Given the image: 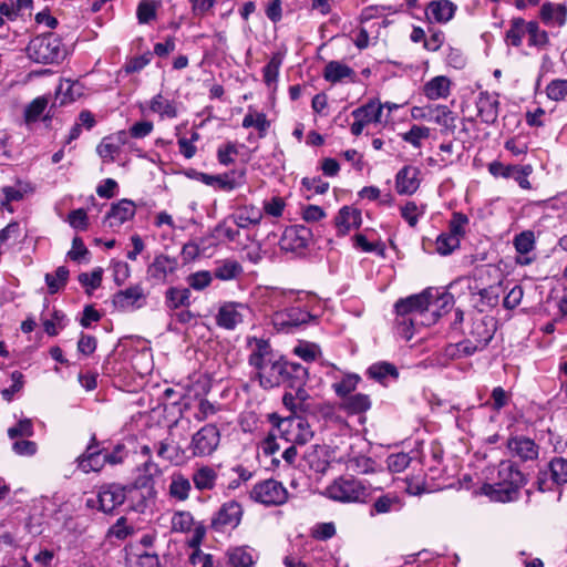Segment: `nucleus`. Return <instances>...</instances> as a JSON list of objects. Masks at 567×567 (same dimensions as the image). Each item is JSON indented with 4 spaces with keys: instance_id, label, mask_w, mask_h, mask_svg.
Returning a JSON list of instances; mask_svg holds the SVG:
<instances>
[{
    "instance_id": "obj_1",
    "label": "nucleus",
    "mask_w": 567,
    "mask_h": 567,
    "mask_svg": "<svg viewBox=\"0 0 567 567\" xmlns=\"http://www.w3.org/2000/svg\"><path fill=\"white\" fill-rule=\"evenodd\" d=\"M525 477L512 461H502L497 467L494 483H486L482 492L494 502H513L518 498Z\"/></svg>"
},
{
    "instance_id": "obj_2",
    "label": "nucleus",
    "mask_w": 567,
    "mask_h": 567,
    "mask_svg": "<svg viewBox=\"0 0 567 567\" xmlns=\"http://www.w3.org/2000/svg\"><path fill=\"white\" fill-rule=\"evenodd\" d=\"M284 359H276L266 341H258L249 355V364L257 371L264 389H272L282 383Z\"/></svg>"
},
{
    "instance_id": "obj_3",
    "label": "nucleus",
    "mask_w": 567,
    "mask_h": 567,
    "mask_svg": "<svg viewBox=\"0 0 567 567\" xmlns=\"http://www.w3.org/2000/svg\"><path fill=\"white\" fill-rule=\"evenodd\" d=\"M27 54L35 63L52 64L63 60L66 50L60 37L50 32L33 38L27 47Z\"/></svg>"
},
{
    "instance_id": "obj_4",
    "label": "nucleus",
    "mask_w": 567,
    "mask_h": 567,
    "mask_svg": "<svg viewBox=\"0 0 567 567\" xmlns=\"http://www.w3.org/2000/svg\"><path fill=\"white\" fill-rule=\"evenodd\" d=\"M329 498L341 503H364L370 496L369 487L354 477L341 476L326 489Z\"/></svg>"
},
{
    "instance_id": "obj_5",
    "label": "nucleus",
    "mask_w": 567,
    "mask_h": 567,
    "mask_svg": "<svg viewBox=\"0 0 567 567\" xmlns=\"http://www.w3.org/2000/svg\"><path fill=\"white\" fill-rule=\"evenodd\" d=\"M276 427L280 439L297 445H305L313 436L309 423L303 417L297 415L279 420Z\"/></svg>"
},
{
    "instance_id": "obj_6",
    "label": "nucleus",
    "mask_w": 567,
    "mask_h": 567,
    "mask_svg": "<svg viewBox=\"0 0 567 567\" xmlns=\"http://www.w3.org/2000/svg\"><path fill=\"white\" fill-rule=\"evenodd\" d=\"M250 497L266 506H278L286 503L288 492L279 481L269 478L257 483L250 492Z\"/></svg>"
},
{
    "instance_id": "obj_7",
    "label": "nucleus",
    "mask_w": 567,
    "mask_h": 567,
    "mask_svg": "<svg viewBox=\"0 0 567 567\" xmlns=\"http://www.w3.org/2000/svg\"><path fill=\"white\" fill-rule=\"evenodd\" d=\"M316 319V316L303 310L299 306L276 311L271 317L275 329L279 332H291L292 329L307 324Z\"/></svg>"
},
{
    "instance_id": "obj_8",
    "label": "nucleus",
    "mask_w": 567,
    "mask_h": 567,
    "mask_svg": "<svg viewBox=\"0 0 567 567\" xmlns=\"http://www.w3.org/2000/svg\"><path fill=\"white\" fill-rule=\"evenodd\" d=\"M219 442L220 433L217 426L207 424L193 435L189 450L193 456H209L217 450Z\"/></svg>"
},
{
    "instance_id": "obj_9",
    "label": "nucleus",
    "mask_w": 567,
    "mask_h": 567,
    "mask_svg": "<svg viewBox=\"0 0 567 567\" xmlns=\"http://www.w3.org/2000/svg\"><path fill=\"white\" fill-rule=\"evenodd\" d=\"M462 286L468 288V281L464 279L455 280L449 286V291L439 292L432 289L430 298V308L427 309V320L434 323L442 313L447 312L454 305V291Z\"/></svg>"
},
{
    "instance_id": "obj_10",
    "label": "nucleus",
    "mask_w": 567,
    "mask_h": 567,
    "mask_svg": "<svg viewBox=\"0 0 567 567\" xmlns=\"http://www.w3.org/2000/svg\"><path fill=\"white\" fill-rule=\"evenodd\" d=\"M432 289H426L419 295H412L395 302L394 309L398 316L415 317L420 319L427 318L430 308V298Z\"/></svg>"
},
{
    "instance_id": "obj_11",
    "label": "nucleus",
    "mask_w": 567,
    "mask_h": 567,
    "mask_svg": "<svg viewBox=\"0 0 567 567\" xmlns=\"http://www.w3.org/2000/svg\"><path fill=\"white\" fill-rule=\"evenodd\" d=\"M147 295L141 284L120 290L112 297V303L120 311H133L144 307Z\"/></svg>"
},
{
    "instance_id": "obj_12",
    "label": "nucleus",
    "mask_w": 567,
    "mask_h": 567,
    "mask_svg": "<svg viewBox=\"0 0 567 567\" xmlns=\"http://www.w3.org/2000/svg\"><path fill=\"white\" fill-rule=\"evenodd\" d=\"M249 313L250 309L245 303L235 301L225 302L218 310L216 322L224 329L234 330L244 322Z\"/></svg>"
},
{
    "instance_id": "obj_13",
    "label": "nucleus",
    "mask_w": 567,
    "mask_h": 567,
    "mask_svg": "<svg viewBox=\"0 0 567 567\" xmlns=\"http://www.w3.org/2000/svg\"><path fill=\"white\" fill-rule=\"evenodd\" d=\"M550 477L547 471H540L537 478V488L540 492L553 491L556 485L567 483V460L555 457L548 464Z\"/></svg>"
},
{
    "instance_id": "obj_14",
    "label": "nucleus",
    "mask_w": 567,
    "mask_h": 567,
    "mask_svg": "<svg viewBox=\"0 0 567 567\" xmlns=\"http://www.w3.org/2000/svg\"><path fill=\"white\" fill-rule=\"evenodd\" d=\"M243 516V507L236 501L224 503L212 519V527L217 532L236 528Z\"/></svg>"
},
{
    "instance_id": "obj_15",
    "label": "nucleus",
    "mask_w": 567,
    "mask_h": 567,
    "mask_svg": "<svg viewBox=\"0 0 567 567\" xmlns=\"http://www.w3.org/2000/svg\"><path fill=\"white\" fill-rule=\"evenodd\" d=\"M178 259L165 254L156 255L147 266V276L155 284H164L178 268Z\"/></svg>"
},
{
    "instance_id": "obj_16",
    "label": "nucleus",
    "mask_w": 567,
    "mask_h": 567,
    "mask_svg": "<svg viewBox=\"0 0 567 567\" xmlns=\"http://www.w3.org/2000/svg\"><path fill=\"white\" fill-rule=\"evenodd\" d=\"M135 204L130 199H121L112 204L103 219V226L112 229L120 228L124 223L135 216Z\"/></svg>"
},
{
    "instance_id": "obj_17",
    "label": "nucleus",
    "mask_w": 567,
    "mask_h": 567,
    "mask_svg": "<svg viewBox=\"0 0 567 567\" xmlns=\"http://www.w3.org/2000/svg\"><path fill=\"white\" fill-rule=\"evenodd\" d=\"M126 497V489L120 484H106L100 487L97 493L99 509L112 513L122 505Z\"/></svg>"
},
{
    "instance_id": "obj_18",
    "label": "nucleus",
    "mask_w": 567,
    "mask_h": 567,
    "mask_svg": "<svg viewBox=\"0 0 567 567\" xmlns=\"http://www.w3.org/2000/svg\"><path fill=\"white\" fill-rule=\"evenodd\" d=\"M311 231L309 228L297 225L287 228L279 241L280 248L286 251H297L308 246Z\"/></svg>"
},
{
    "instance_id": "obj_19",
    "label": "nucleus",
    "mask_w": 567,
    "mask_h": 567,
    "mask_svg": "<svg viewBox=\"0 0 567 567\" xmlns=\"http://www.w3.org/2000/svg\"><path fill=\"white\" fill-rule=\"evenodd\" d=\"M162 473L159 466L152 460H141L134 471V488H152L154 480Z\"/></svg>"
},
{
    "instance_id": "obj_20",
    "label": "nucleus",
    "mask_w": 567,
    "mask_h": 567,
    "mask_svg": "<svg viewBox=\"0 0 567 567\" xmlns=\"http://www.w3.org/2000/svg\"><path fill=\"white\" fill-rule=\"evenodd\" d=\"M421 171L412 165L403 166L395 176V189L400 195H412L420 187Z\"/></svg>"
},
{
    "instance_id": "obj_21",
    "label": "nucleus",
    "mask_w": 567,
    "mask_h": 567,
    "mask_svg": "<svg viewBox=\"0 0 567 567\" xmlns=\"http://www.w3.org/2000/svg\"><path fill=\"white\" fill-rule=\"evenodd\" d=\"M507 449L513 456L522 461H534L538 457L539 446L534 440L526 436H514L507 441Z\"/></svg>"
},
{
    "instance_id": "obj_22",
    "label": "nucleus",
    "mask_w": 567,
    "mask_h": 567,
    "mask_svg": "<svg viewBox=\"0 0 567 567\" xmlns=\"http://www.w3.org/2000/svg\"><path fill=\"white\" fill-rule=\"evenodd\" d=\"M361 223V212L353 206H343L340 208L334 219V225L339 236H344L352 229H358Z\"/></svg>"
},
{
    "instance_id": "obj_23",
    "label": "nucleus",
    "mask_w": 567,
    "mask_h": 567,
    "mask_svg": "<svg viewBox=\"0 0 567 567\" xmlns=\"http://www.w3.org/2000/svg\"><path fill=\"white\" fill-rule=\"evenodd\" d=\"M218 466L217 468L210 465L196 466L192 474V482L198 492L213 491L218 481Z\"/></svg>"
},
{
    "instance_id": "obj_24",
    "label": "nucleus",
    "mask_w": 567,
    "mask_h": 567,
    "mask_svg": "<svg viewBox=\"0 0 567 567\" xmlns=\"http://www.w3.org/2000/svg\"><path fill=\"white\" fill-rule=\"evenodd\" d=\"M329 451L326 445H311L303 453L302 460L306 465L316 473H324L329 467Z\"/></svg>"
},
{
    "instance_id": "obj_25",
    "label": "nucleus",
    "mask_w": 567,
    "mask_h": 567,
    "mask_svg": "<svg viewBox=\"0 0 567 567\" xmlns=\"http://www.w3.org/2000/svg\"><path fill=\"white\" fill-rule=\"evenodd\" d=\"M456 6L450 0H433L425 10L430 22L446 23L455 14Z\"/></svg>"
},
{
    "instance_id": "obj_26",
    "label": "nucleus",
    "mask_w": 567,
    "mask_h": 567,
    "mask_svg": "<svg viewBox=\"0 0 567 567\" xmlns=\"http://www.w3.org/2000/svg\"><path fill=\"white\" fill-rule=\"evenodd\" d=\"M498 100L488 92H481L477 101V115L482 122L493 124L498 117Z\"/></svg>"
},
{
    "instance_id": "obj_27",
    "label": "nucleus",
    "mask_w": 567,
    "mask_h": 567,
    "mask_svg": "<svg viewBox=\"0 0 567 567\" xmlns=\"http://www.w3.org/2000/svg\"><path fill=\"white\" fill-rule=\"evenodd\" d=\"M262 216L264 213L258 207L254 205H245L236 209L231 215V219L238 228L246 229L250 226L259 225Z\"/></svg>"
},
{
    "instance_id": "obj_28",
    "label": "nucleus",
    "mask_w": 567,
    "mask_h": 567,
    "mask_svg": "<svg viewBox=\"0 0 567 567\" xmlns=\"http://www.w3.org/2000/svg\"><path fill=\"white\" fill-rule=\"evenodd\" d=\"M192 492L190 480L182 472H174L169 478L168 495L171 498L185 502Z\"/></svg>"
},
{
    "instance_id": "obj_29",
    "label": "nucleus",
    "mask_w": 567,
    "mask_h": 567,
    "mask_svg": "<svg viewBox=\"0 0 567 567\" xmlns=\"http://www.w3.org/2000/svg\"><path fill=\"white\" fill-rule=\"evenodd\" d=\"M308 380V369L297 362L285 360L282 383L288 388L305 385Z\"/></svg>"
},
{
    "instance_id": "obj_30",
    "label": "nucleus",
    "mask_w": 567,
    "mask_h": 567,
    "mask_svg": "<svg viewBox=\"0 0 567 567\" xmlns=\"http://www.w3.org/2000/svg\"><path fill=\"white\" fill-rule=\"evenodd\" d=\"M514 246L518 252V257L516 258L517 264L523 266L529 265L533 261V258L529 257V252L535 248L534 233L527 230L516 235L514 238Z\"/></svg>"
},
{
    "instance_id": "obj_31",
    "label": "nucleus",
    "mask_w": 567,
    "mask_h": 567,
    "mask_svg": "<svg viewBox=\"0 0 567 567\" xmlns=\"http://www.w3.org/2000/svg\"><path fill=\"white\" fill-rule=\"evenodd\" d=\"M76 462L82 472L90 473L100 471L105 464V458L101 451L89 445L86 451L76 458Z\"/></svg>"
},
{
    "instance_id": "obj_32",
    "label": "nucleus",
    "mask_w": 567,
    "mask_h": 567,
    "mask_svg": "<svg viewBox=\"0 0 567 567\" xmlns=\"http://www.w3.org/2000/svg\"><path fill=\"white\" fill-rule=\"evenodd\" d=\"M424 95L432 101L446 99L451 93V81L444 75H437L423 85Z\"/></svg>"
},
{
    "instance_id": "obj_33",
    "label": "nucleus",
    "mask_w": 567,
    "mask_h": 567,
    "mask_svg": "<svg viewBox=\"0 0 567 567\" xmlns=\"http://www.w3.org/2000/svg\"><path fill=\"white\" fill-rule=\"evenodd\" d=\"M126 133L118 132L115 136H107L97 145L96 152L104 161H113L120 153L121 145L125 143Z\"/></svg>"
},
{
    "instance_id": "obj_34",
    "label": "nucleus",
    "mask_w": 567,
    "mask_h": 567,
    "mask_svg": "<svg viewBox=\"0 0 567 567\" xmlns=\"http://www.w3.org/2000/svg\"><path fill=\"white\" fill-rule=\"evenodd\" d=\"M383 106L377 101H370L367 104L352 111L354 120L363 123L365 126L370 123L381 122Z\"/></svg>"
},
{
    "instance_id": "obj_35",
    "label": "nucleus",
    "mask_w": 567,
    "mask_h": 567,
    "mask_svg": "<svg viewBox=\"0 0 567 567\" xmlns=\"http://www.w3.org/2000/svg\"><path fill=\"white\" fill-rule=\"evenodd\" d=\"M355 72L349 65L340 61H330L323 70V78L331 83H338L346 79L353 80Z\"/></svg>"
},
{
    "instance_id": "obj_36",
    "label": "nucleus",
    "mask_w": 567,
    "mask_h": 567,
    "mask_svg": "<svg viewBox=\"0 0 567 567\" xmlns=\"http://www.w3.org/2000/svg\"><path fill=\"white\" fill-rule=\"evenodd\" d=\"M243 272V266L235 259H224L217 261L213 271L215 278L223 281L238 279Z\"/></svg>"
},
{
    "instance_id": "obj_37",
    "label": "nucleus",
    "mask_w": 567,
    "mask_h": 567,
    "mask_svg": "<svg viewBox=\"0 0 567 567\" xmlns=\"http://www.w3.org/2000/svg\"><path fill=\"white\" fill-rule=\"evenodd\" d=\"M566 8L563 4L545 2L540 9V18L547 25H564L566 22Z\"/></svg>"
},
{
    "instance_id": "obj_38",
    "label": "nucleus",
    "mask_w": 567,
    "mask_h": 567,
    "mask_svg": "<svg viewBox=\"0 0 567 567\" xmlns=\"http://www.w3.org/2000/svg\"><path fill=\"white\" fill-rule=\"evenodd\" d=\"M429 121H432L443 127L445 131L454 132L455 116L446 105H435L429 107Z\"/></svg>"
},
{
    "instance_id": "obj_39",
    "label": "nucleus",
    "mask_w": 567,
    "mask_h": 567,
    "mask_svg": "<svg viewBox=\"0 0 567 567\" xmlns=\"http://www.w3.org/2000/svg\"><path fill=\"white\" fill-rule=\"evenodd\" d=\"M429 324H431V323H430V320H427V318L420 319V318H415V317H406V316H398V315L395 317L396 333L405 340L412 339L416 326H429Z\"/></svg>"
},
{
    "instance_id": "obj_40",
    "label": "nucleus",
    "mask_w": 567,
    "mask_h": 567,
    "mask_svg": "<svg viewBox=\"0 0 567 567\" xmlns=\"http://www.w3.org/2000/svg\"><path fill=\"white\" fill-rule=\"evenodd\" d=\"M241 125L245 128L255 127L258 131V136L264 138L270 127V121L267 118L265 113L254 111L249 107L247 114L244 116Z\"/></svg>"
},
{
    "instance_id": "obj_41",
    "label": "nucleus",
    "mask_w": 567,
    "mask_h": 567,
    "mask_svg": "<svg viewBox=\"0 0 567 567\" xmlns=\"http://www.w3.org/2000/svg\"><path fill=\"white\" fill-rule=\"evenodd\" d=\"M216 183H215V188H218L220 190H225V192H231L238 187H240L241 185H244L245 183V171L244 169H240V171H230L228 173H225V174H219V175H216Z\"/></svg>"
},
{
    "instance_id": "obj_42",
    "label": "nucleus",
    "mask_w": 567,
    "mask_h": 567,
    "mask_svg": "<svg viewBox=\"0 0 567 567\" xmlns=\"http://www.w3.org/2000/svg\"><path fill=\"white\" fill-rule=\"evenodd\" d=\"M228 565L230 567H251L254 558L247 547H235L227 551Z\"/></svg>"
},
{
    "instance_id": "obj_43",
    "label": "nucleus",
    "mask_w": 567,
    "mask_h": 567,
    "mask_svg": "<svg viewBox=\"0 0 567 567\" xmlns=\"http://www.w3.org/2000/svg\"><path fill=\"white\" fill-rule=\"evenodd\" d=\"M127 561L131 567H159V558L155 553L131 551L127 555Z\"/></svg>"
},
{
    "instance_id": "obj_44",
    "label": "nucleus",
    "mask_w": 567,
    "mask_h": 567,
    "mask_svg": "<svg viewBox=\"0 0 567 567\" xmlns=\"http://www.w3.org/2000/svg\"><path fill=\"white\" fill-rule=\"evenodd\" d=\"M190 291L188 288L173 287L166 291V306L171 309L188 306Z\"/></svg>"
},
{
    "instance_id": "obj_45",
    "label": "nucleus",
    "mask_w": 567,
    "mask_h": 567,
    "mask_svg": "<svg viewBox=\"0 0 567 567\" xmlns=\"http://www.w3.org/2000/svg\"><path fill=\"white\" fill-rule=\"evenodd\" d=\"M150 107L161 117L174 118L177 116V111L173 102L165 99L162 94H157L152 99Z\"/></svg>"
},
{
    "instance_id": "obj_46",
    "label": "nucleus",
    "mask_w": 567,
    "mask_h": 567,
    "mask_svg": "<svg viewBox=\"0 0 567 567\" xmlns=\"http://www.w3.org/2000/svg\"><path fill=\"white\" fill-rule=\"evenodd\" d=\"M370 399L365 394L349 395L344 399L342 406L349 413L355 414L367 411L370 408Z\"/></svg>"
},
{
    "instance_id": "obj_47",
    "label": "nucleus",
    "mask_w": 567,
    "mask_h": 567,
    "mask_svg": "<svg viewBox=\"0 0 567 567\" xmlns=\"http://www.w3.org/2000/svg\"><path fill=\"white\" fill-rule=\"evenodd\" d=\"M368 374L371 379L383 382L385 378H398L399 373L396 368L389 362H378L368 369Z\"/></svg>"
},
{
    "instance_id": "obj_48",
    "label": "nucleus",
    "mask_w": 567,
    "mask_h": 567,
    "mask_svg": "<svg viewBox=\"0 0 567 567\" xmlns=\"http://www.w3.org/2000/svg\"><path fill=\"white\" fill-rule=\"evenodd\" d=\"M526 34V22L522 18H515L512 20L511 28L506 32V41L514 45L519 47L523 38Z\"/></svg>"
},
{
    "instance_id": "obj_49",
    "label": "nucleus",
    "mask_w": 567,
    "mask_h": 567,
    "mask_svg": "<svg viewBox=\"0 0 567 567\" xmlns=\"http://www.w3.org/2000/svg\"><path fill=\"white\" fill-rule=\"evenodd\" d=\"M431 130L426 126L413 125L408 132L403 133L402 140L415 148L422 146V141L430 136Z\"/></svg>"
},
{
    "instance_id": "obj_50",
    "label": "nucleus",
    "mask_w": 567,
    "mask_h": 567,
    "mask_svg": "<svg viewBox=\"0 0 567 567\" xmlns=\"http://www.w3.org/2000/svg\"><path fill=\"white\" fill-rule=\"evenodd\" d=\"M461 240L450 233H442L435 240L436 251L442 256L452 254L456 248L460 247Z\"/></svg>"
},
{
    "instance_id": "obj_51",
    "label": "nucleus",
    "mask_w": 567,
    "mask_h": 567,
    "mask_svg": "<svg viewBox=\"0 0 567 567\" xmlns=\"http://www.w3.org/2000/svg\"><path fill=\"white\" fill-rule=\"evenodd\" d=\"M172 530L176 533H186L192 529L194 525V517L190 512L179 511L172 516Z\"/></svg>"
},
{
    "instance_id": "obj_52",
    "label": "nucleus",
    "mask_w": 567,
    "mask_h": 567,
    "mask_svg": "<svg viewBox=\"0 0 567 567\" xmlns=\"http://www.w3.org/2000/svg\"><path fill=\"white\" fill-rule=\"evenodd\" d=\"M69 277V270L64 266L58 267L55 275L47 274L45 282L50 293L58 292L63 286H65Z\"/></svg>"
},
{
    "instance_id": "obj_53",
    "label": "nucleus",
    "mask_w": 567,
    "mask_h": 567,
    "mask_svg": "<svg viewBox=\"0 0 567 567\" xmlns=\"http://www.w3.org/2000/svg\"><path fill=\"white\" fill-rule=\"evenodd\" d=\"M400 502L396 496L382 495L375 499L371 508V515L386 514L395 507H399Z\"/></svg>"
},
{
    "instance_id": "obj_54",
    "label": "nucleus",
    "mask_w": 567,
    "mask_h": 567,
    "mask_svg": "<svg viewBox=\"0 0 567 567\" xmlns=\"http://www.w3.org/2000/svg\"><path fill=\"white\" fill-rule=\"evenodd\" d=\"M48 106V100L43 96L34 99L24 110V120L27 123L35 122Z\"/></svg>"
},
{
    "instance_id": "obj_55",
    "label": "nucleus",
    "mask_w": 567,
    "mask_h": 567,
    "mask_svg": "<svg viewBox=\"0 0 567 567\" xmlns=\"http://www.w3.org/2000/svg\"><path fill=\"white\" fill-rule=\"evenodd\" d=\"M526 33L529 35V45L545 47L548 43V34L540 30L536 21L526 22Z\"/></svg>"
},
{
    "instance_id": "obj_56",
    "label": "nucleus",
    "mask_w": 567,
    "mask_h": 567,
    "mask_svg": "<svg viewBox=\"0 0 567 567\" xmlns=\"http://www.w3.org/2000/svg\"><path fill=\"white\" fill-rule=\"evenodd\" d=\"M157 4L155 1L144 0L140 2L136 10L138 23L146 24L156 18Z\"/></svg>"
},
{
    "instance_id": "obj_57",
    "label": "nucleus",
    "mask_w": 567,
    "mask_h": 567,
    "mask_svg": "<svg viewBox=\"0 0 567 567\" xmlns=\"http://www.w3.org/2000/svg\"><path fill=\"white\" fill-rule=\"evenodd\" d=\"M468 225V217L463 213H453L452 218L449 223V230L451 235H454L458 240L465 235V228Z\"/></svg>"
},
{
    "instance_id": "obj_58",
    "label": "nucleus",
    "mask_w": 567,
    "mask_h": 567,
    "mask_svg": "<svg viewBox=\"0 0 567 567\" xmlns=\"http://www.w3.org/2000/svg\"><path fill=\"white\" fill-rule=\"evenodd\" d=\"M423 214L424 207H419L414 202H408L401 207V217L410 227H415L419 223V217Z\"/></svg>"
},
{
    "instance_id": "obj_59",
    "label": "nucleus",
    "mask_w": 567,
    "mask_h": 567,
    "mask_svg": "<svg viewBox=\"0 0 567 567\" xmlns=\"http://www.w3.org/2000/svg\"><path fill=\"white\" fill-rule=\"evenodd\" d=\"M358 381V375L349 374L346 375L341 381L333 383L332 388L337 395L346 399L352 391L355 390Z\"/></svg>"
},
{
    "instance_id": "obj_60",
    "label": "nucleus",
    "mask_w": 567,
    "mask_h": 567,
    "mask_svg": "<svg viewBox=\"0 0 567 567\" xmlns=\"http://www.w3.org/2000/svg\"><path fill=\"white\" fill-rule=\"evenodd\" d=\"M546 93L553 101L567 100V80H553L547 85Z\"/></svg>"
},
{
    "instance_id": "obj_61",
    "label": "nucleus",
    "mask_w": 567,
    "mask_h": 567,
    "mask_svg": "<svg viewBox=\"0 0 567 567\" xmlns=\"http://www.w3.org/2000/svg\"><path fill=\"white\" fill-rule=\"evenodd\" d=\"M411 460L412 458L406 453L391 454L386 458V465H388V468L390 470V472H392V473H401L405 468H408V466L411 463Z\"/></svg>"
},
{
    "instance_id": "obj_62",
    "label": "nucleus",
    "mask_w": 567,
    "mask_h": 567,
    "mask_svg": "<svg viewBox=\"0 0 567 567\" xmlns=\"http://www.w3.org/2000/svg\"><path fill=\"white\" fill-rule=\"evenodd\" d=\"M348 467L358 474H368L374 471V462L367 456H355L349 461Z\"/></svg>"
},
{
    "instance_id": "obj_63",
    "label": "nucleus",
    "mask_w": 567,
    "mask_h": 567,
    "mask_svg": "<svg viewBox=\"0 0 567 567\" xmlns=\"http://www.w3.org/2000/svg\"><path fill=\"white\" fill-rule=\"evenodd\" d=\"M68 223L76 230H86L89 227V217L83 208L74 209L68 215Z\"/></svg>"
},
{
    "instance_id": "obj_64",
    "label": "nucleus",
    "mask_w": 567,
    "mask_h": 567,
    "mask_svg": "<svg viewBox=\"0 0 567 567\" xmlns=\"http://www.w3.org/2000/svg\"><path fill=\"white\" fill-rule=\"evenodd\" d=\"M187 282L195 290H203L212 282V274L207 270L194 272L188 276Z\"/></svg>"
}]
</instances>
